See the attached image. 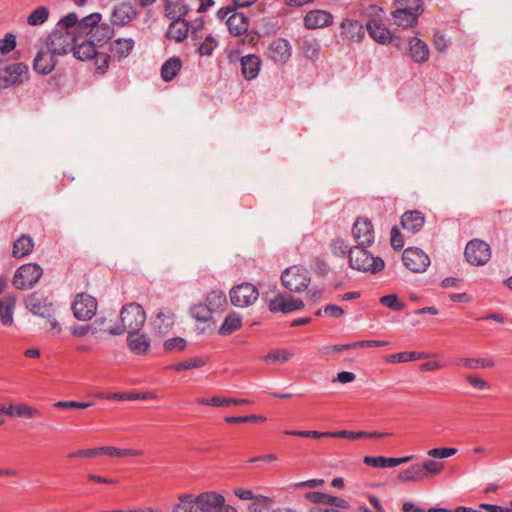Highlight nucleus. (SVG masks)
Masks as SVG:
<instances>
[{"mask_svg": "<svg viewBox=\"0 0 512 512\" xmlns=\"http://www.w3.org/2000/svg\"><path fill=\"white\" fill-rule=\"evenodd\" d=\"M226 25L231 35L240 36L247 32L249 18L245 14L235 11L226 19Z\"/></svg>", "mask_w": 512, "mask_h": 512, "instance_id": "nucleus-22", "label": "nucleus"}, {"mask_svg": "<svg viewBox=\"0 0 512 512\" xmlns=\"http://www.w3.org/2000/svg\"><path fill=\"white\" fill-rule=\"evenodd\" d=\"M25 305L31 313L42 318L54 314L53 304L39 292L29 295L25 300Z\"/></svg>", "mask_w": 512, "mask_h": 512, "instance_id": "nucleus-13", "label": "nucleus"}, {"mask_svg": "<svg viewBox=\"0 0 512 512\" xmlns=\"http://www.w3.org/2000/svg\"><path fill=\"white\" fill-rule=\"evenodd\" d=\"M464 256L471 265L482 266L491 257L490 246L480 239L470 240L465 247Z\"/></svg>", "mask_w": 512, "mask_h": 512, "instance_id": "nucleus-7", "label": "nucleus"}, {"mask_svg": "<svg viewBox=\"0 0 512 512\" xmlns=\"http://www.w3.org/2000/svg\"><path fill=\"white\" fill-rule=\"evenodd\" d=\"M281 280L288 290L300 292L308 287L310 283V275L305 267L294 265L283 271Z\"/></svg>", "mask_w": 512, "mask_h": 512, "instance_id": "nucleus-5", "label": "nucleus"}, {"mask_svg": "<svg viewBox=\"0 0 512 512\" xmlns=\"http://www.w3.org/2000/svg\"><path fill=\"white\" fill-rule=\"evenodd\" d=\"M424 222V216L419 211H408L401 217V225L403 229L413 234L419 232L423 228Z\"/></svg>", "mask_w": 512, "mask_h": 512, "instance_id": "nucleus-26", "label": "nucleus"}, {"mask_svg": "<svg viewBox=\"0 0 512 512\" xmlns=\"http://www.w3.org/2000/svg\"><path fill=\"white\" fill-rule=\"evenodd\" d=\"M212 311L206 303H197L191 306L190 315L199 322H207L212 316Z\"/></svg>", "mask_w": 512, "mask_h": 512, "instance_id": "nucleus-48", "label": "nucleus"}, {"mask_svg": "<svg viewBox=\"0 0 512 512\" xmlns=\"http://www.w3.org/2000/svg\"><path fill=\"white\" fill-rule=\"evenodd\" d=\"M16 47V36L13 33H7L3 39H0V56L3 58L13 51Z\"/></svg>", "mask_w": 512, "mask_h": 512, "instance_id": "nucleus-58", "label": "nucleus"}, {"mask_svg": "<svg viewBox=\"0 0 512 512\" xmlns=\"http://www.w3.org/2000/svg\"><path fill=\"white\" fill-rule=\"evenodd\" d=\"M219 498L214 492H204L193 497L191 494L181 495L173 507V512H209L211 504H217Z\"/></svg>", "mask_w": 512, "mask_h": 512, "instance_id": "nucleus-3", "label": "nucleus"}, {"mask_svg": "<svg viewBox=\"0 0 512 512\" xmlns=\"http://www.w3.org/2000/svg\"><path fill=\"white\" fill-rule=\"evenodd\" d=\"M197 403L201 405H209L215 407H222L228 405H243L249 404V400L247 399H235V398H224L219 396H214L212 398H199L197 399Z\"/></svg>", "mask_w": 512, "mask_h": 512, "instance_id": "nucleus-38", "label": "nucleus"}, {"mask_svg": "<svg viewBox=\"0 0 512 512\" xmlns=\"http://www.w3.org/2000/svg\"><path fill=\"white\" fill-rule=\"evenodd\" d=\"M454 365L464 366L468 369L478 370L482 368H490L495 365L494 361L489 358H468L460 357L454 360Z\"/></svg>", "mask_w": 512, "mask_h": 512, "instance_id": "nucleus-35", "label": "nucleus"}, {"mask_svg": "<svg viewBox=\"0 0 512 512\" xmlns=\"http://www.w3.org/2000/svg\"><path fill=\"white\" fill-rule=\"evenodd\" d=\"M94 60V64L96 66V69L104 74L109 67V55L107 53L98 52L96 51V54L92 57Z\"/></svg>", "mask_w": 512, "mask_h": 512, "instance_id": "nucleus-61", "label": "nucleus"}, {"mask_svg": "<svg viewBox=\"0 0 512 512\" xmlns=\"http://www.w3.org/2000/svg\"><path fill=\"white\" fill-rule=\"evenodd\" d=\"M293 356V352L288 349L272 350L264 357V361L273 364H283Z\"/></svg>", "mask_w": 512, "mask_h": 512, "instance_id": "nucleus-47", "label": "nucleus"}, {"mask_svg": "<svg viewBox=\"0 0 512 512\" xmlns=\"http://www.w3.org/2000/svg\"><path fill=\"white\" fill-rule=\"evenodd\" d=\"M189 35V22L183 20H172L167 30V37L176 42H181Z\"/></svg>", "mask_w": 512, "mask_h": 512, "instance_id": "nucleus-31", "label": "nucleus"}, {"mask_svg": "<svg viewBox=\"0 0 512 512\" xmlns=\"http://www.w3.org/2000/svg\"><path fill=\"white\" fill-rule=\"evenodd\" d=\"M398 479L402 482H416L423 480L424 477L422 470L420 469V464H415L405 470H402L398 475Z\"/></svg>", "mask_w": 512, "mask_h": 512, "instance_id": "nucleus-49", "label": "nucleus"}, {"mask_svg": "<svg viewBox=\"0 0 512 512\" xmlns=\"http://www.w3.org/2000/svg\"><path fill=\"white\" fill-rule=\"evenodd\" d=\"M206 304L212 312L222 310L227 304L226 296L222 291L213 290L207 294Z\"/></svg>", "mask_w": 512, "mask_h": 512, "instance_id": "nucleus-43", "label": "nucleus"}, {"mask_svg": "<svg viewBox=\"0 0 512 512\" xmlns=\"http://www.w3.org/2000/svg\"><path fill=\"white\" fill-rule=\"evenodd\" d=\"M258 295V290L253 284L242 283L231 289L230 300L234 306L244 308L252 305Z\"/></svg>", "mask_w": 512, "mask_h": 512, "instance_id": "nucleus-10", "label": "nucleus"}, {"mask_svg": "<svg viewBox=\"0 0 512 512\" xmlns=\"http://www.w3.org/2000/svg\"><path fill=\"white\" fill-rule=\"evenodd\" d=\"M187 345V342L184 338L181 337H175L167 339L164 342V349L167 352H173V351H182L185 349Z\"/></svg>", "mask_w": 512, "mask_h": 512, "instance_id": "nucleus-60", "label": "nucleus"}, {"mask_svg": "<svg viewBox=\"0 0 512 512\" xmlns=\"http://www.w3.org/2000/svg\"><path fill=\"white\" fill-rule=\"evenodd\" d=\"M404 265L412 272L423 273L430 265L429 256L421 249L409 247L402 255Z\"/></svg>", "mask_w": 512, "mask_h": 512, "instance_id": "nucleus-11", "label": "nucleus"}, {"mask_svg": "<svg viewBox=\"0 0 512 512\" xmlns=\"http://www.w3.org/2000/svg\"><path fill=\"white\" fill-rule=\"evenodd\" d=\"M80 39V36L74 35L72 32L54 29L49 35L46 45L52 50V53L61 56L72 52L74 44L78 43Z\"/></svg>", "mask_w": 512, "mask_h": 512, "instance_id": "nucleus-4", "label": "nucleus"}, {"mask_svg": "<svg viewBox=\"0 0 512 512\" xmlns=\"http://www.w3.org/2000/svg\"><path fill=\"white\" fill-rule=\"evenodd\" d=\"M351 248L346 240L339 237L333 239L330 243L331 252L336 257L344 258L347 253L349 254Z\"/></svg>", "mask_w": 512, "mask_h": 512, "instance_id": "nucleus-55", "label": "nucleus"}, {"mask_svg": "<svg viewBox=\"0 0 512 512\" xmlns=\"http://www.w3.org/2000/svg\"><path fill=\"white\" fill-rule=\"evenodd\" d=\"M413 459V456H404L400 458H386L383 456H365L364 463L369 466H373L376 468H387V467H396L400 464L407 463Z\"/></svg>", "mask_w": 512, "mask_h": 512, "instance_id": "nucleus-24", "label": "nucleus"}, {"mask_svg": "<svg viewBox=\"0 0 512 512\" xmlns=\"http://www.w3.org/2000/svg\"><path fill=\"white\" fill-rule=\"evenodd\" d=\"M193 45L197 47L196 52L199 56H211L218 42L211 34H205L202 40H192Z\"/></svg>", "mask_w": 512, "mask_h": 512, "instance_id": "nucleus-39", "label": "nucleus"}, {"mask_svg": "<svg viewBox=\"0 0 512 512\" xmlns=\"http://www.w3.org/2000/svg\"><path fill=\"white\" fill-rule=\"evenodd\" d=\"M380 302L394 311H401L404 308V304L399 301L395 294L382 296Z\"/></svg>", "mask_w": 512, "mask_h": 512, "instance_id": "nucleus-62", "label": "nucleus"}, {"mask_svg": "<svg viewBox=\"0 0 512 512\" xmlns=\"http://www.w3.org/2000/svg\"><path fill=\"white\" fill-rule=\"evenodd\" d=\"M78 17L76 13H69L63 17L56 25V30L72 32L74 35H78Z\"/></svg>", "mask_w": 512, "mask_h": 512, "instance_id": "nucleus-45", "label": "nucleus"}, {"mask_svg": "<svg viewBox=\"0 0 512 512\" xmlns=\"http://www.w3.org/2000/svg\"><path fill=\"white\" fill-rule=\"evenodd\" d=\"M8 416L11 417H38L40 411L26 404H17L8 406Z\"/></svg>", "mask_w": 512, "mask_h": 512, "instance_id": "nucleus-42", "label": "nucleus"}, {"mask_svg": "<svg viewBox=\"0 0 512 512\" xmlns=\"http://www.w3.org/2000/svg\"><path fill=\"white\" fill-rule=\"evenodd\" d=\"M120 319L121 325L108 326V334L121 335L125 331L128 333L140 332L146 321V313L140 304L130 303L122 308Z\"/></svg>", "mask_w": 512, "mask_h": 512, "instance_id": "nucleus-1", "label": "nucleus"}, {"mask_svg": "<svg viewBox=\"0 0 512 512\" xmlns=\"http://www.w3.org/2000/svg\"><path fill=\"white\" fill-rule=\"evenodd\" d=\"M340 35L350 43H360L366 35V28L360 21L344 18L340 23Z\"/></svg>", "mask_w": 512, "mask_h": 512, "instance_id": "nucleus-14", "label": "nucleus"}, {"mask_svg": "<svg viewBox=\"0 0 512 512\" xmlns=\"http://www.w3.org/2000/svg\"><path fill=\"white\" fill-rule=\"evenodd\" d=\"M136 16V10L129 2H123L114 7L111 13V23L114 26H125Z\"/></svg>", "mask_w": 512, "mask_h": 512, "instance_id": "nucleus-19", "label": "nucleus"}, {"mask_svg": "<svg viewBox=\"0 0 512 512\" xmlns=\"http://www.w3.org/2000/svg\"><path fill=\"white\" fill-rule=\"evenodd\" d=\"M352 236L357 245L355 247L368 248L375 242V231L370 220L358 218L352 226Z\"/></svg>", "mask_w": 512, "mask_h": 512, "instance_id": "nucleus-9", "label": "nucleus"}, {"mask_svg": "<svg viewBox=\"0 0 512 512\" xmlns=\"http://www.w3.org/2000/svg\"><path fill=\"white\" fill-rule=\"evenodd\" d=\"M249 512H273L271 499L263 495H257L248 507Z\"/></svg>", "mask_w": 512, "mask_h": 512, "instance_id": "nucleus-52", "label": "nucleus"}, {"mask_svg": "<svg viewBox=\"0 0 512 512\" xmlns=\"http://www.w3.org/2000/svg\"><path fill=\"white\" fill-rule=\"evenodd\" d=\"M28 72L24 63H13L0 69V88H8L16 84Z\"/></svg>", "mask_w": 512, "mask_h": 512, "instance_id": "nucleus-15", "label": "nucleus"}, {"mask_svg": "<svg viewBox=\"0 0 512 512\" xmlns=\"http://www.w3.org/2000/svg\"><path fill=\"white\" fill-rule=\"evenodd\" d=\"M303 23L309 30L324 28L333 23V15L326 10L314 9L304 16Z\"/></svg>", "mask_w": 512, "mask_h": 512, "instance_id": "nucleus-16", "label": "nucleus"}, {"mask_svg": "<svg viewBox=\"0 0 512 512\" xmlns=\"http://www.w3.org/2000/svg\"><path fill=\"white\" fill-rule=\"evenodd\" d=\"M98 303L96 298L86 293L76 295L72 303V311L80 321L90 320L97 312Z\"/></svg>", "mask_w": 512, "mask_h": 512, "instance_id": "nucleus-8", "label": "nucleus"}, {"mask_svg": "<svg viewBox=\"0 0 512 512\" xmlns=\"http://www.w3.org/2000/svg\"><path fill=\"white\" fill-rule=\"evenodd\" d=\"M101 455L105 454L111 457H127V456H140L143 451L136 449H122L114 446H101Z\"/></svg>", "mask_w": 512, "mask_h": 512, "instance_id": "nucleus-46", "label": "nucleus"}, {"mask_svg": "<svg viewBox=\"0 0 512 512\" xmlns=\"http://www.w3.org/2000/svg\"><path fill=\"white\" fill-rule=\"evenodd\" d=\"M408 56L414 63L423 64L429 59L430 49L420 38L411 37L408 40Z\"/></svg>", "mask_w": 512, "mask_h": 512, "instance_id": "nucleus-18", "label": "nucleus"}, {"mask_svg": "<svg viewBox=\"0 0 512 512\" xmlns=\"http://www.w3.org/2000/svg\"><path fill=\"white\" fill-rule=\"evenodd\" d=\"M269 309L272 312H293L292 297L277 295L269 302Z\"/></svg>", "mask_w": 512, "mask_h": 512, "instance_id": "nucleus-40", "label": "nucleus"}, {"mask_svg": "<svg viewBox=\"0 0 512 512\" xmlns=\"http://www.w3.org/2000/svg\"><path fill=\"white\" fill-rule=\"evenodd\" d=\"M299 50L305 58L311 61L318 60L321 51L318 40L312 37H303L300 39Z\"/></svg>", "mask_w": 512, "mask_h": 512, "instance_id": "nucleus-29", "label": "nucleus"}, {"mask_svg": "<svg viewBox=\"0 0 512 512\" xmlns=\"http://www.w3.org/2000/svg\"><path fill=\"white\" fill-rule=\"evenodd\" d=\"M214 495L219 498V501L217 504H211L209 512H237L235 507L225 504V498L221 494L214 492Z\"/></svg>", "mask_w": 512, "mask_h": 512, "instance_id": "nucleus-63", "label": "nucleus"}, {"mask_svg": "<svg viewBox=\"0 0 512 512\" xmlns=\"http://www.w3.org/2000/svg\"><path fill=\"white\" fill-rule=\"evenodd\" d=\"M433 45L438 52L442 53L447 50L449 41L442 32L436 31L433 36Z\"/></svg>", "mask_w": 512, "mask_h": 512, "instance_id": "nucleus-64", "label": "nucleus"}, {"mask_svg": "<svg viewBox=\"0 0 512 512\" xmlns=\"http://www.w3.org/2000/svg\"><path fill=\"white\" fill-rule=\"evenodd\" d=\"M365 28L370 37L381 45H386L392 40L391 32L381 21L367 20Z\"/></svg>", "mask_w": 512, "mask_h": 512, "instance_id": "nucleus-20", "label": "nucleus"}, {"mask_svg": "<svg viewBox=\"0 0 512 512\" xmlns=\"http://www.w3.org/2000/svg\"><path fill=\"white\" fill-rule=\"evenodd\" d=\"M34 248V241L31 236L22 234L13 243V256L16 258H22L29 255Z\"/></svg>", "mask_w": 512, "mask_h": 512, "instance_id": "nucleus-33", "label": "nucleus"}, {"mask_svg": "<svg viewBox=\"0 0 512 512\" xmlns=\"http://www.w3.org/2000/svg\"><path fill=\"white\" fill-rule=\"evenodd\" d=\"M182 62L177 57H171L166 60L161 67V76L164 81H172L181 70Z\"/></svg>", "mask_w": 512, "mask_h": 512, "instance_id": "nucleus-37", "label": "nucleus"}, {"mask_svg": "<svg viewBox=\"0 0 512 512\" xmlns=\"http://www.w3.org/2000/svg\"><path fill=\"white\" fill-rule=\"evenodd\" d=\"M242 75L247 80L256 78L260 71V59L255 54H248L240 59Z\"/></svg>", "mask_w": 512, "mask_h": 512, "instance_id": "nucleus-25", "label": "nucleus"}, {"mask_svg": "<svg viewBox=\"0 0 512 512\" xmlns=\"http://www.w3.org/2000/svg\"><path fill=\"white\" fill-rule=\"evenodd\" d=\"M43 274V269L36 263H27L20 266L13 277L16 288L25 290L36 284Z\"/></svg>", "mask_w": 512, "mask_h": 512, "instance_id": "nucleus-6", "label": "nucleus"}, {"mask_svg": "<svg viewBox=\"0 0 512 512\" xmlns=\"http://www.w3.org/2000/svg\"><path fill=\"white\" fill-rule=\"evenodd\" d=\"M423 353L418 352H400L396 354H392L388 357V362H409V361H415L417 359L423 358Z\"/></svg>", "mask_w": 512, "mask_h": 512, "instance_id": "nucleus-57", "label": "nucleus"}, {"mask_svg": "<svg viewBox=\"0 0 512 512\" xmlns=\"http://www.w3.org/2000/svg\"><path fill=\"white\" fill-rule=\"evenodd\" d=\"M189 33L191 40H202L204 35V19L202 16L195 18L191 23H189Z\"/></svg>", "mask_w": 512, "mask_h": 512, "instance_id": "nucleus-56", "label": "nucleus"}, {"mask_svg": "<svg viewBox=\"0 0 512 512\" xmlns=\"http://www.w3.org/2000/svg\"><path fill=\"white\" fill-rule=\"evenodd\" d=\"M206 361L199 357L187 359L182 362L169 365L167 368L174 371H183L203 367Z\"/></svg>", "mask_w": 512, "mask_h": 512, "instance_id": "nucleus-50", "label": "nucleus"}, {"mask_svg": "<svg viewBox=\"0 0 512 512\" xmlns=\"http://www.w3.org/2000/svg\"><path fill=\"white\" fill-rule=\"evenodd\" d=\"M6 287V280L0 278V323L7 327L14 323L16 298L11 294L3 295Z\"/></svg>", "mask_w": 512, "mask_h": 512, "instance_id": "nucleus-12", "label": "nucleus"}, {"mask_svg": "<svg viewBox=\"0 0 512 512\" xmlns=\"http://www.w3.org/2000/svg\"><path fill=\"white\" fill-rule=\"evenodd\" d=\"M242 325V317L236 313L231 312L226 315L218 332L220 335L227 336L237 331Z\"/></svg>", "mask_w": 512, "mask_h": 512, "instance_id": "nucleus-36", "label": "nucleus"}, {"mask_svg": "<svg viewBox=\"0 0 512 512\" xmlns=\"http://www.w3.org/2000/svg\"><path fill=\"white\" fill-rule=\"evenodd\" d=\"M100 13H92L88 16L82 18L78 23V35L82 38V36L88 37L91 33L94 32L97 26H99V22L101 21Z\"/></svg>", "mask_w": 512, "mask_h": 512, "instance_id": "nucleus-34", "label": "nucleus"}, {"mask_svg": "<svg viewBox=\"0 0 512 512\" xmlns=\"http://www.w3.org/2000/svg\"><path fill=\"white\" fill-rule=\"evenodd\" d=\"M135 42L132 38H118L110 46V53L113 58L122 60L127 58L133 50Z\"/></svg>", "mask_w": 512, "mask_h": 512, "instance_id": "nucleus-28", "label": "nucleus"}, {"mask_svg": "<svg viewBox=\"0 0 512 512\" xmlns=\"http://www.w3.org/2000/svg\"><path fill=\"white\" fill-rule=\"evenodd\" d=\"M349 266L357 271L377 274L384 269L385 263L381 257L373 256L367 248L352 247L349 250Z\"/></svg>", "mask_w": 512, "mask_h": 512, "instance_id": "nucleus-2", "label": "nucleus"}, {"mask_svg": "<svg viewBox=\"0 0 512 512\" xmlns=\"http://www.w3.org/2000/svg\"><path fill=\"white\" fill-rule=\"evenodd\" d=\"M165 12L171 20H183L189 14L183 0L169 2L166 5Z\"/></svg>", "mask_w": 512, "mask_h": 512, "instance_id": "nucleus-41", "label": "nucleus"}, {"mask_svg": "<svg viewBox=\"0 0 512 512\" xmlns=\"http://www.w3.org/2000/svg\"><path fill=\"white\" fill-rule=\"evenodd\" d=\"M127 344L135 354H145L150 348V339L139 332L128 333Z\"/></svg>", "mask_w": 512, "mask_h": 512, "instance_id": "nucleus-30", "label": "nucleus"}, {"mask_svg": "<svg viewBox=\"0 0 512 512\" xmlns=\"http://www.w3.org/2000/svg\"><path fill=\"white\" fill-rule=\"evenodd\" d=\"M56 56L47 46L39 50L33 61L34 70L39 74H49L56 66Z\"/></svg>", "mask_w": 512, "mask_h": 512, "instance_id": "nucleus-17", "label": "nucleus"}, {"mask_svg": "<svg viewBox=\"0 0 512 512\" xmlns=\"http://www.w3.org/2000/svg\"><path fill=\"white\" fill-rule=\"evenodd\" d=\"M397 8H406L411 12H417L418 14H422L423 1L422 0H395Z\"/></svg>", "mask_w": 512, "mask_h": 512, "instance_id": "nucleus-59", "label": "nucleus"}, {"mask_svg": "<svg viewBox=\"0 0 512 512\" xmlns=\"http://www.w3.org/2000/svg\"><path fill=\"white\" fill-rule=\"evenodd\" d=\"M444 468V464L442 462L428 459L425 460L422 464H420V469L422 470L424 479L429 475H437Z\"/></svg>", "mask_w": 512, "mask_h": 512, "instance_id": "nucleus-53", "label": "nucleus"}, {"mask_svg": "<svg viewBox=\"0 0 512 512\" xmlns=\"http://www.w3.org/2000/svg\"><path fill=\"white\" fill-rule=\"evenodd\" d=\"M152 324L159 333L167 332L174 324L172 311L169 308L159 309Z\"/></svg>", "mask_w": 512, "mask_h": 512, "instance_id": "nucleus-32", "label": "nucleus"}, {"mask_svg": "<svg viewBox=\"0 0 512 512\" xmlns=\"http://www.w3.org/2000/svg\"><path fill=\"white\" fill-rule=\"evenodd\" d=\"M188 12L203 13L212 7L214 0H183Z\"/></svg>", "mask_w": 512, "mask_h": 512, "instance_id": "nucleus-54", "label": "nucleus"}, {"mask_svg": "<svg viewBox=\"0 0 512 512\" xmlns=\"http://www.w3.org/2000/svg\"><path fill=\"white\" fill-rule=\"evenodd\" d=\"M421 14L411 12L406 8H396L392 12V19L395 25L403 29L413 27Z\"/></svg>", "mask_w": 512, "mask_h": 512, "instance_id": "nucleus-27", "label": "nucleus"}, {"mask_svg": "<svg viewBox=\"0 0 512 512\" xmlns=\"http://www.w3.org/2000/svg\"><path fill=\"white\" fill-rule=\"evenodd\" d=\"M96 44L88 37L82 36L78 43L74 44L73 56L81 61L91 60L96 54Z\"/></svg>", "mask_w": 512, "mask_h": 512, "instance_id": "nucleus-23", "label": "nucleus"}, {"mask_svg": "<svg viewBox=\"0 0 512 512\" xmlns=\"http://www.w3.org/2000/svg\"><path fill=\"white\" fill-rule=\"evenodd\" d=\"M49 10L46 6H39L33 10L27 18V23L31 26H38L47 21Z\"/></svg>", "mask_w": 512, "mask_h": 512, "instance_id": "nucleus-51", "label": "nucleus"}, {"mask_svg": "<svg viewBox=\"0 0 512 512\" xmlns=\"http://www.w3.org/2000/svg\"><path fill=\"white\" fill-rule=\"evenodd\" d=\"M112 35L113 29L107 24H101L94 29V32L91 33L89 39H92L96 46H101L107 42Z\"/></svg>", "mask_w": 512, "mask_h": 512, "instance_id": "nucleus-44", "label": "nucleus"}, {"mask_svg": "<svg viewBox=\"0 0 512 512\" xmlns=\"http://www.w3.org/2000/svg\"><path fill=\"white\" fill-rule=\"evenodd\" d=\"M270 58L276 63H285L291 57V45L283 38L274 40L269 48Z\"/></svg>", "mask_w": 512, "mask_h": 512, "instance_id": "nucleus-21", "label": "nucleus"}]
</instances>
